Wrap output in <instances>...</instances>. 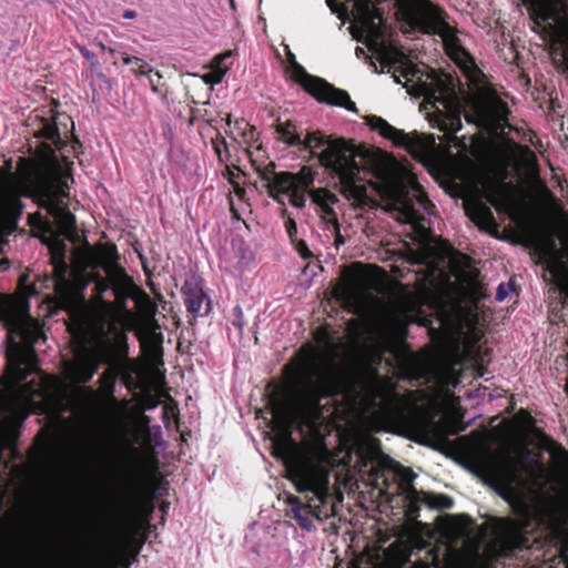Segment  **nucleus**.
Listing matches in <instances>:
<instances>
[{
    "mask_svg": "<svg viewBox=\"0 0 568 568\" xmlns=\"http://www.w3.org/2000/svg\"><path fill=\"white\" fill-rule=\"evenodd\" d=\"M286 394L274 393L270 398L272 414L282 432L272 439V455L285 467L286 478L307 500L290 495L287 515L307 531L314 521L327 516L324 510L332 501L331 470L326 448L300 446L292 437L293 425L315 428L322 418V400L353 388L349 377L337 371H326L313 351H300L298 357L284 366Z\"/></svg>",
    "mask_w": 568,
    "mask_h": 568,
    "instance_id": "obj_1",
    "label": "nucleus"
},
{
    "mask_svg": "<svg viewBox=\"0 0 568 568\" xmlns=\"http://www.w3.org/2000/svg\"><path fill=\"white\" fill-rule=\"evenodd\" d=\"M10 267L8 258L0 261V271ZM29 302L0 294V322L7 329V368L0 377V399L19 394L30 402L49 399L57 385L54 376L39 368L34 345L45 341L39 320L29 313Z\"/></svg>",
    "mask_w": 568,
    "mask_h": 568,
    "instance_id": "obj_2",
    "label": "nucleus"
},
{
    "mask_svg": "<svg viewBox=\"0 0 568 568\" xmlns=\"http://www.w3.org/2000/svg\"><path fill=\"white\" fill-rule=\"evenodd\" d=\"M33 135L42 141L30 156H20L16 171L13 160L7 159L0 166V197L32 200L63 165L57 151H63L68 141L61 136L57 118L37 116Z\"/></svg>",
    "mask_w": 568,
    "mask_h": 568,
    "instance_id": "obj_3",
    "label": "nucleus"
},
{
    "mask_svg": "<svg viewBox=\"0 0 568 568\" xmlns=\"http://www.w3.org/2000/svg\"><path fill=\"white\" fill-rule=\"evenodd\" d=\"M480 466L514 515L496 517L494 520L496 539L493 550L497 558H510L531 547L530 534L539 525V519L523 491L521 479L515 468L495 467L486 460H481Z\"/></svg>",
    "mask_w": 568,
    "mask_h": 568,
    "instance_id": "obj_4",
    "label": "nucleus"
},
{
    "mask_svg": "<svg viewBox=\"0 0 568 568\" xmlns=\"http://www.w3.org/2000/svg\"><path fill=\"white\" fill-rule=\"evenodd\" d=\"M276 132L285 144L310 152L331 176L338 178L343 194L354 199L365 194V187L357 185L362 168L356 161L359 152L352 141L326 135L320 130L308 132L302 139L292 121L278 123Z\"/></svg>",
    "mask_w": 568,
    "mask_h": 568,
    "instance_id": "obj_5",
    "label": "nucleus"
},
{
    "mask_svg": "<svg viewBox=\"0 0 568 568\" xmlns=\"http://www.w3.org/2000/svg\"><path fill=\"white\" fill-rule=\"evenodd\" d=\"M111 312L99 307L72 318L70 331L82 337H90L94 351L104 364L116 363L128 356V335L111 318Z\"/></svg>",
    "mask_w": 568,
    "mask_h": 568,
    "instance_id": "obj_6",
    "label": "nucleus"
},
{
    "mask_svg": "<svg viewBox=\"0 0 568 568\" xmlns=\"http://www.w3.org/2000/svg\"><path fill=\"white\" fill-rule=\"evenodd\" d=\"M403 20L414 30L442 38L447 55L456 59L466 51L457 37V30L448 22L447 12L432 0H418L402 12Z\"/></svg>",
    "mask_w": 568,
    "mask_h": 568,
    "instance_id": "obj_7",
    "label": "nucleus"
},
{
    "mask_svg": "<svg viewBox=\"0 0 568 568\" xmlns=\"http://www.w3.org/2000/svg\"><path fill=\"white\" fill-rule=\"evenodd\" d=\"M469 111L460 104L449 109L439 120L438 128L445 134H455L462 130V115L469 123L483 128L504 129L508 123V104L497 97H480L468 102Z\"/></svg>",
    "mask_w": 568,
    "mask_h": 568,
    "instance_id": "obj_8",
    "label": "nucleus"
},
{
    "mask_svg": "<svg viewBox=\"0 0 568 568\" xmlns=\"http://www.w3.org/2000/svg\"><path fill=\"white\" fill-rule=\"evenodd\" d=\"M63 165L32 199L39 207L44 209L61 227L71 231L75 227V216L70 212L67 199L70 197V183H73V162L62 155Z\"/></svg>",
    "mask_w": 568,
    "mask_h": 568,
    "instance_id": "obj_9",
    "label": "nucleus"
},
{
    "mask_svg": "<svg viewBox=\"0 0 568 568\" xmlns=\"http://www.w3.org/2000/svg\"><path fill=\"white\" fill-rule=\"evenodd\" d=\"M530 30L545 42L555 45L559 42L558 24L568 19V0H521Z\"/></svg>",
    "mask_w": 568,
    "mask_h": 568,
    "instance_id": "obj_10",
    "label": "nucleus"
},
{
    "mask_svg": "<svg viewBox=\"0 0 568 568\" xmlns=\"http://www.w3.org/2000/svg\"><path fill=\"white\" fill-rule=\"evenodd\" d=\"M291 69L292 79L301 84L317 102L345 108L354 113L358 112L347 91L334 87L323 78L307 73L300 63H295Z\"/></svg>",
    "mask_w": 568,
    "mask_h": 568,
    "instance_id": "obj_11",
    "label": "nucleus"
},
{
    "mask_svg": "<svg viewBox=\"0 0 568 568\" xmlns=\"http://www.w3.org/2000/svg\"><path fill=\"white\" fill-rule=\"evenodd\" d=\"M139 489H140V480L138 474L134 471L128 479L125 487V496H124V506H125V518H124V530L129 541H134L138 536L140 539L138 541L139 551L143 544L145 542L148 535L146 532H141L142 529L149 526L150 514L153 510L151 507L145 517L139 515Z\"/></svg>",
    "mask_w": 568,
    "mask_h": 568,
    "instance_id": "obj_12",
    "label": "nucleus"
},
{
    "mask_svg": "<svg viewBox=\"0 0 568 568\" xmlns=\"http://www.w3.org/2000/svg\"><path fill=\"white\" fill-rule=\"evenodd\" d=\"M111 277L113 281L112 291L115 297L112 303L113 308L132 316L133 313L128 308V300L131 298L138 304L141 311L150 314L154 313V305L150 296L134 283L123 267H116L114 273L111 274Z\"/></svg>",
    "mask_w": 568,
    "mask_h": 568,
    "instance_id": "obj_13",
    "label": "nucleus"
},
{
    "mask_svg": "<svg viewBox=\"0 0 568 568\" xmlns=\"http://www.w3.org/2000/svg\"><path fill=\"white\" fill-rule=\"evenodd\" d=\"M262 179L267 181L268 193L273 199H277V194H286L290 196V203L297 207L305 206L306 197L304 190L313 183L311 175L300 176L291 172H272V176L265 171Z\"/></svg>",
    "mask_w": 568,
    "mask_h": 568,
    "instance_id": "obj_14",
    "label": "nucleus"
},
{
    "mask_svg": "<svg viewBox=\"0 0 568 568\" xmlns=\"http://www.w3.org/2000/svg\"><path fill=\"white\" fill-rule=\"evenodd\" d=\"M366 124L383 138L390 140L395 146L405 149L413 156L423 153L426 149L423 135L417 132L405 133L378 115L366 116Z\"/></svg>",
    "mask_w": 568,
    "mask_h": 568,
    "instance_id": "obj_15",
    "label": "nucleus"
},
{
    "mask_svg": "<svg viewBox=\"0 0 568 568\" xmlns=\"http://www.w3.org/2000/svg\"><path fill=\"white\" fill-rule=\"evenodd\" d=\"M181 293L187 313L192 316L191 324L199 316H207L212 311V301L204 292L203 281L200 277L191 276L186 278L181 287Z\"/></svg>",
    "mask_w": 568,
    "mask_h": 568,
    "instance_id": "obj_16",
    "label": "nucleus"
},
{
    "mask_svg": "<svg viewBox=\"0 0 568 568\" xmlns=\"http://www.w3.org/2000/svg\"><path fill=\"white\" fill-rule=\"evenodd\" d=\"M22 197H0V246L8 244V236L18 229L24 210Z\"/></svg>",
    "mask_w": 568,
    "mask_h": 568,
    "instance_id": "obj_17",
    "label": "nucleus"
},
{
    "mask_svg": "<svg viewBox=\"0 0 568 568\" xmlns=\"http://www.w3.org/2000/svg\"><path fill=\"white\" fill-rule=\"evenodd\" d=\"M95 355L82 354L77 356L75 361L68 366L69 377L79 384L89 383L98 372L100 363H103L97 353Z\"/></svg>",
    "mask_w": 568,
    "mask_h": 568,
    "instance_id": "obj_18",
    "label": "nucleus"
},
{
    "mask_svg": "<svg viewBox=\"0 0 568 568\" xmlns=\"http://www.w3.org/2000/svg\"><path fill=\"white\" fill-rule=\"evenodd\" d=\"M113 272H106L108 276L103 277L100 273L94 272L90 274L89 280L94 283V288L92 293L93 301L100 305V307L106 308V311L113 310V304L104 300V294L110 288L113 290V281L111 274Z\"/></svg>",
    "mask_w": 568,
    "mask_h": 568,
    "instance_id": "obj_19",
    "label": "nucleus"
},
{
    "mask_svg": "<svg viewBox=\"0 0 568 568\" xmlns=\"http://www.w3.org/2000/svg\"><path fill=\"white\" fill-rule=\"evenodd\" d=\"M98 257L99 263L104 268L105 272H113L116 267H120L118 264L119 254L115 244L108 243L101 244L98 246Z\"/></svg>",
    "mask_w": 568,
    "mask_h": 568,
    "instance_id": "obj_20",
    "label": "nucleus"
},
{
    "mask_svg": "<svg viewBox=\"0 0 568 568\" xmlns=\"http://www.w3.org/2000/svg\"><path fill=\"white\" fill-rule=\"evenodd\" d=\"M423 504L432 509L444 510L450 509L454 506V500L445 494L423 491Z\"/></svg>",
    "mask_w": 568,
    "mask_h": 568,
    "instance_id": "obj_21",
    "label": "nucleus"
},
{
    "mask_svg": "<svg viewBox=\"0 0 568 568\" xmlns=\"http://www.w3.org/2000/svg\"><path fill=\"white\" fill-rule=\"evenodd\" d=\"M466 212L471 217V220L477 224L495 222V217L491 210L481 202H476L471 207H467Z\"/></svg>",
    "mask_w": 568,
    "mask_h": 568,
    "instance_id": "obj_22",
    "label": "nucleus"
},
{
    "mask_svg": "<svg viewBox=\"0 0 568 568\" xmlns=\"http://www.w3.org/2000/svg\"><path fill=\"white\" fill-rule=\"evenodd\" d=\"M406 499L408 500L406 515L410 519H416L419 516L420 504H423V490H417L414 486H409Z\"/></svg>",
    "mask_w": 568,
    "mask_h": 568,
    "instance_id": "obj_23",
    "label": "nucleus"
},
{
    "mask_svg": "<svg viewBox=\"0 0 568 568\" xmlns=\"http://www.w3.org/2000/svg\"><path fill=\"white\" fill-rule=\"evenodd\" d=\"M121 55H122V61H123L124 64H126V65L131 64L132 65L131 71L134 74L145 75V74H150V73L153 72L152 67L146 61H144L143 59L138 58V57L129 55L125 52L121 53Z\"/></svg>",
    "mask_w": 568,
    "mask_h": 568,
    "instance_id": "obj_24",
    "label": "nucleus"
},
{
    "mask_svg": "<svg viewBox=\"0 0 568 568\" xmlns=\"http://www.w3.org/2000/svg\"><path fill=\"white\" fill-rule=\"evenodd\" d=\"M385 556L395 564L403 566L408 561L409 555L397 541L392 542L385 550Z\"/></svg>",
    "mask_w": 568,
    "mask_h": 568,
    "instance_id": "obj_25",
    "label": "nucleus"
},
{
    "mask_svg": "<svg viewBox=\"0 0 568 568\" xmlns=\"http://www.w3.org/2000/svg\"><path fill=\"white\" fill-rule=\"evenodd\" d=\"M364 388L366 392L367 399L371 403H374L378 397L382 396L383 385L377 373H375L372 378L365 381Z\"/></svg>",
    "mask_w": 568,
    "mask_h": 568,
    "instance_id": "obj_26",
    "label": "nucleus"
},
{
    "mask_svg": "<svg viewBox=\"0 0 568 568\" xmlns=\"http://www.w3.org/2000/svg\"><path fill=\"white\" fill-rule=\"evenodd\" d=\"M312 201L318 206H326L327 203L337 202V197L331 191L326 189H316L311 192Z\"/></svg>",
    "mask_w": 568,
    "mask_h": 568,
    "instance_id": "obj_27",
    "label": "nucleus"
},
{
    "mask_svg": "<svg viewBox=\"0 0 568 568\" xmlns=\"http://www.w3.org/2000/svg\"><path fill=\"white\" fill-rule=\"evenodd\" d=\"M209 105L210 101L203 102L201 106L192 108V113H194V118L205 121L210 126L217 130V120L212 118V113L207 109Z\"/></svg>",
    "mask_w": 568,
    "mask_h": 568,
    "instance_id": "obj_28",
    "label": "nucleus"
},
{
    "mask_svg": "<svg viewBox=\"0 0 568 568\" xmlns=\"http://www.w3.org/2000/svg\"><path fill=\"white\" fill-rule=\"evenodd\" d=\"M216 131H217V135H216V139L212 140V144H213V148L217 155L219 161L221 163H224L225 161H227V159L230 156L229 148H227V143H226L225 139L222 136L219 129Z\"/></svg>",
    "mask_w": 568,
    "mask_h": 568,
    "instance_id": "obj_29",
    "label": "nucleus"
},
{
    "mask_svg": "<svg viewBox=\"0 0 568 568\" xmlns=\"http://www.w3.org/2000/svg\"><path fill=\"white\" fill-rule=\"evenodd\" d=\"M233 54V52L231 50L222 53V54H219L216 58H215V61L217 63V69L214 71L213 75H214V82H221L222 81V78L223 75L226 73V71L229 70V67L226 64H224V61L227 59V58H231Z\"/></svg>",
    "mask_w": 568,
    "mask_h": 568,
    "instance_id": "obj_30",
    "label": "nucleus"
},
{
    "mask_svg": "<svg viewBox=\"0 0 568 568\" xmlns=\"http://www.w3.org/2000/svg\"><path fill=\"white\" fill-rule=\"evenodd\" d=\"M150 85L153 92L166 97L168 90L163 82V77L159 71L149 74Z\"/></svg>",
    "mask_w": 568,
    "mask_h": 568,
    "instance_id": "obj_31",
    "label": "nucleus"
},
{
    "mask_svg": "<svg viewBox=\"0 0 568 568\" xmlns=\"http://www.w3.org/2000/svg\"><path fill=\"white\" fill-rule=\"evenodd\" d=\"M115 382L116 372L112 368H106L100 376L101 386L109 392H113Z\"/></svg>",
    "mask_w": 568,
    "mask_h": 568,
    "instance_id": "obj_32",
    "label": "nucleus"
},
{
    "mask_svg": "<svg viewBox=\"0 0 568 568\" xmlns=\"http://www.w3.org/2000/svg\"><path fill=\"white\" fill-rule=\"evenodd\" d=\"M243 175V171L237 165H225V169L222 172V176L226 179L231 185L240 182Z\"/></svg>",
    "mask_w": 568,
    "mask_h": 568,
    "instance_id": "obj_33",
    "label": "nucleus"
},
{
    "mask_svg": "<svg viewBox=\"0 0 568 568\" xmlns=\"http://www.w3.org/2000/svg\"><path fill=\"white\" fill-rule=\"evenodd\" d=\"M402 213L404 214L407 222H414L419 219V212L415 209L414 204L408 200L400 201Z\"/></svg>",
    "mask_w": 568,
    "mask_h": 568,
    "instance_id": "obj_34",
    "label": "nucleus"
},
{
    "mask_svg": "<svg viewBox=\"0 0 568 568\" xmlns=\"http://www.w3.org/2000/svg\"><path fill=\"white\" fill-rule=\"evenodd\" d=\"M398 476L400 478V486L405 490V493L407 494V491L409 489V486H413L412 483H413V480L415 478V474H414V471L410 468L402 467L398 470Z\"/></svg>",
    "mask_w": 568,
    "mask_h": 568,
    "instance_id": "obj_35",
    "label": "nucleus"
},
{
    "mask_svg": "<svg viewBox=\"0 0 568 568\" xmlns=\"http://www.w3.org/2000/svg\"><path fill=\"white\" fill-rule=\"evenodd\" d=\"M363 17H364L366 27L369 28V29L376 30L377 27H376L375 21L376 20H378V21L383 20V11L381 9L376 8V7H373L372 8V13H365V14H363Z\"/></svg>",
    "mask_w": 568,
    "mask_h": 568,
    "instance_id": "obj_36",
    "label": "nucleus"
},
{
    "mask_svg": "<svg viewBox=\"0 0 568 568\" xmlns=\"http://www.w3.org/2000/svg\"><path fill=\"white\" fill-rule=\"evenodd\" d=\"M233 321L232 325L239 331L240 337L243 335V328H244V314L243 310L240 305H236L233 307Z\"/></svg>",
    "mask_w": 568,
    "mask_h": 568,
    "instance_id": "obj_37",
    "label": "nucleus"
},
{
    "mask_svg": "<svg viewBox=\"0 0 568 568\" xmlns=\"http://www.w3.org/2000/svg\"><path fill=\"white\" fill-rule=\"evenodd\" d=\"M555 465L564 474H568V453L564 448H559L558 453L555 454Z\"/></svg>",
    "mask_w": 568,
    "mask_h": 568,
    "instance_id": "obj_38",
    "label": "nucleus"
},
{
    "mask_svg": "<svg viewBox=\"0 0 568 568\" xmlns=\"http://www.w3.org/2000/svg\"><path fill=\"white\" fill-rule=\"evenodd\" d=\"M414 191L417 193L415 194L416 201L424 210L427 211L429 206H433V203L418 183L414 185Z\"/></svg>",
    "mask_w": 568,
    "mask_h": 568,
    "instance_id": "obj_39",
    "label": "nucleus"
},
{
    "mask_svg": "<svg viewBox=\"0 0 568 568\" xmlns=\"http://www.w3.org/2000/svg\"><path fill=\"white\" fill-rule=\"evenodd\" d=\"M295 246V250L300 254V256L304 260H308L313 257V253L310 251L306 242L304 240H296L295 242H292Z\"/></svg>",
    "mask_w": 568,
    "mask_h": 568,
    "instance_id": "obj_40",
    "label": "nucleus"
},
{
    "mask_svg": "<svg viewBox=\"0 0 568 568\" xmlns=\"http://www.w3.org/2000/svg\"><path fill=\"white\" fill-rule=\"evenodd\" d=\"M417 72H418V69L415 65L409 64L407 68L400 69V74L399 75L394 73L393 74V79H394V81L396 83L400 84L402 83V80H400L402 77L407 79L409 75L415 77Z\"/></svg>",
    "mask_w": 568,
    "mask_h": 568,
    "instance_id": "obj_41",
    "label": "nucleus"
},
{
    "mask_svg": "<svg viewBox=\"0 0 568 568\" xmlns=\"http://www.w3.org/2000/svg\"><path fill=\"white\" fill-rule=\"evenodd\" d=\"M285 229L291 242H295L297 240V225L294 219L288 217L285 221Z\"/></svg>",
    "mask_w": 568,
    "mask_h": 568,
    "instance_id": "obj_42",
    "label": "nucleus"
},
{
    "mask_svg": "<svg viewBox=\"0 0 568 568\" xmlns=\"http://www.w3.org/2000/svg\"><path fill=\"white\" fill-rule=\"evenodd\" d=\"M79 50H80V53L82 54V57H84L87 60L90 61V64H91L92 69H98L99 68L100 63H99V61L97 59V55L92 51H90V50H88L87 48H83V47H80Z\"/></svg>",
    "mask_w": 568,
    "mask_h": 568,
    "instance_id": "obj_43",
    "label": "nucleus"
},
{
    "mask_svg": "<svg viewBox=\"0 0 568 568\" xmlns=\"http://www.w3.org/2000/svg\"><path fill=\"white\" fill-rule=\"evenodd\" d=\"M73 130H74V123L72 122V126H71V138H72V140H71V142H70V149H71V150H70V152H72V153H74V154L77 155V154H78V153H80V152H81V150H82V143H81V141H80V140L74 135Z\"/></svg>",
    "mask_w": 568,
    "mask_h": 568,
    "instance_id": "obj_44",
    "label": "nucleus"
},
{
    "mask_svg": "<svg viewBox=\"0 0 568 568\" xmlns=\"http://www.w3.org/2000/svg\"><path fill=\"white\" fill-rule=\"evenodd\" d=\"M562 306L568 304V277L561 280L558 284Z\"/></svg>",
    "mask_w": 568,
    "mask_h": 568,
    "instance_id": "obj_45",
    "label": "nucleus"
},
{
    "mask_svg": "<svg viewBox=\"0 0 568 568\" xmlns=\"http://www.w3.org/2000/svg\"><path fill=\"white\" fill-rule=\"evenodd\" d=\"M333 229H334V233H335V240H334V244L336 247H338L339 245H343L345 243V239L344 236L341 234V231H339V223H338V220L337 219H334V225H333Z\"/></svg>",
    "mask_w": 568,
    "mask_h": 568,
    "instance_id": "obj_46",
    "label": "nucleus"
},
{
    "mask_svg": "<svg viewBox=\"0 0 568 568\" xmlns=\"http://www.w3.org/2000/svg\"><path fill=\"white\" fill-rule=\"evenodd\" d=\"M356 7L362 14L372 13V0H357Z\"/></svg>",
    "mask_w": 568,
    "mask_h": 568,
    "instance_id": "obj_47",
    "label": "nucleus"
},
{
    "mask_svg": "<svg viewBox=\"0 0 568 568\" xmlns=\"http://www.w3.org/2000/svg\"><path fill=\"white\" fill-rule=\"evenodd\" d=\"M404 58H405L404 53L396 49L386 55L387 63H389V64H395Z\"/></svg>",
    "mask_w": 568,
    "mask_h": 568,
    "instance_id": "obj_48",
    "label": "nucleus"
},
{
    "mask_svg": "<svg viewBox=\"0 0 568 568\" xmlns=\"http://www.w3.org/2000/svg\"><path fill=\"white\" fill-rule=\"evenodd\" d=\"M160 404V399L156 396L148 395L143 400L144 409H154Z\"/></svg>",
    "mask_w": 568,
    "mask_h": 568,
    "instance_id": "obj_49",
    "label": "nucleus"
},
{
    "mask_svg": "<svg viewBox=\"0 0 568 568\" xmlns=\"http://www.w3.org/2000/svg\"><path fill=\"white\" fill-rule=\"evenodd\" d=\"M510 287H511L510 283L507 285V287L505 286V284H500L497 288L496 300L504 301L507 297L508 288H510Z\"/></svg>",
    "mask_w": 568,
    "mask_h": 568,
    "instance_id": "obj_50",
    "label": "nucleus"
},
{
    "mask_svg": "<svg viewBox=\"0 0 568 568\" xmlns=\"http://www.w3.org/2000/svg\"><path fill=\"white\" fill-rule=\"evenodd\" d=\"M332 203H327L326 206H320L323 211V213L329 217V222L332 223V225H334V219H337L336 217V213L335 211L332 209L331 206Z\"/></svg>",
    "mask_w": 568,
    "mask_h": 568,
    "instance_id": "obj_51",
    "label": "nucleus"
},
{
    "mask_svg": "<svg viewBox=\"0 0 568 568\" xmlns=\"http://www.w3.org/2000/svg\"><path fill=\"white\" fill-rule=\"evenodd\" d=\"M242 135H243L245 142H250L251 140H253L255 138V128L248 124V126H245L243 129Z\"/></svg>",
    "mask_w": 568,
    "mask_h": 568,
    "instance_id": "obj_52",
    "label": "nucleus"
},
{
    "mask_svg": "<svg viewBox=\"0 0 568 568\" xmlns=\"http://www.w3.org/2000/svg\"><path fill=\"white\" fill-rule=\"evenodd\" d=\"M59 304H60L61 308L69 310L73 305V302H72L71 297L64 296V297L60 298Z\"/></svg>",
    "mask_w": 568,
    "mask_h": 568,
    "instance_id": "obj_53",
    "label": "nucleus"
},
{
    "mask_svg": "<svg viewBox=\"0 0 568 568\" xmlns=\"http://www.w3.org/2000/svg\"><path fill=\"white\" fill-rule=\"evenodd\" d=\"M561 57L565 64V69L568 72V42L561 49Z\"/></svg>",
    "mask_w": 568,
    "mask_h": 568,
    "instance_id": "obj_54",
    "label": "nucleus"
},
{
    "mask_svg": "<svg viewBox=\"0 0 568 568\" xmlns=\"http://www.w3.org/2000/svg\"><path fill=\"white\" fill-rule=\"evenodd\" d=\"M233 186V191L234 193L239 196V197H243L244 194H245V190L241 186V182H237L235 184L232 185Z\"/></svg>",
    "mask_w": 568,
    "mask_h": 568,
    "instance_id": "obj_55",
    "label": "nucleus"
},
{
    "mask_svg": "<svg viewBox=\"0 0 568 568\" xmlns=\"http://www.w3.org/2000/svg\"><path fill=\"white\" fill-rule=\"evenodd\" d=\"M286 58H287V61H288L291 67L294 65L295 63H298L296 61L295 54L292 51H290V50H287Z\"/></svg>",
    "mask_w": 568,
    "mask_h": 568,
    "instance_id": "obj_56",
    "label": "nucleus"
},
{
    "mask_svg": "<svg viewBox=\"0 0 568 568\" xmlns=\"http://www.w3.org/2000/svg\"><path fill=\"white\" fill-rule=\"evenodd\" d=\"M34 220H38L39 222H42V215L40 213H34L29 216V222L31 225H33Z\"/></svg>",
    "mask_w": 568,
    "mask_h": 568,
    "instance_id": "obj_57",
    "label": "nucleus"
},
{
    "mask_svg": "<svg viewBox=\"0 0 568 568\" xmlns=\"http://www.w3.org/2000/svg\"><path fill=\"white\" fill-rule=\"evenodd\" d=\"M98 47H99L102 51H106V52H109V53H111V54H114V53H115V50H114V49H112V48H110V47H106V45H105L104 43H102V42H99V43H98Z\"/></svg>",
    "mask_w": 568,
    "mask_h": 568,
    "instance_id": "obj_58",
    "label": "nucleus"
},
{
    "mask_svg": "<svg viewBox=\"0 0 568 568\" xmlns=\"http://www.w3.org/2000/svg\"><path fill=\"white\" fill-rule=\"evenodd\" d=\"M245 126H248V123H246L244 119H240V120L235 121L236 129H244Z\"/></svg>",
    "mask_w": 568,
    "mask_h": 568,
    "instance_id": "obj_59",
    "label": "nucleus"
},
{
    "mask_svg": "<svg viewBox=\"0 0 568 568\" xmlns=\"http://www.w3.org/2000/svg\"><path fill=\"white\" fill-rule=\"evenodd\" d=\"M190 119H189V124L190 125H194L196 121H199L200 119L199 118H194V113H192V110L190 111Z\"/></svg>",
    "mask_w": 568,
    "mask_h": 568,
    "instance_id": "obj_60",
    "label": "nucleus"
},
{
    "mask_svg": "<svg viewBox=\"0 0 568 568\" xmlns=\"http://www.w3.org/2000/svg\"><path fill=\"white\" fill-rule=\"evenodd\" d=\"M83 568H92V560L85 559L83 561Z\"/></svg>",
    "mask_w": 568,
    "mask_h": 568,
    "instance_id": "obj_61",
    "label": "nucleus"
},
{
    "mask_svg": "<svg viewBox=\"0 0 568 568\" xmlns=\"http://www.w3.org/2000/svg\"><path fill=\"white\" fill-rule=\"evenodd\" d=\"M134 16H135V12H134V11H126V12L124 13V18H128V19H131V18H133Z\"/></svg>",
    "mask_w": 568,
    "mask_h": 568,
    "instance_id": "obj_62",
    "label": "nucleus"
},
{
    "mask_svg": "<svg viewBox=\"0 0 568 568\" xmlns=\"http://www.w3.org/2000/svg\"><path fill=\"white\" fill-rule=\"evenodd\" d=\"M225 122H226L227 125H230L232 123V114L231 113L226 114Z\"/></svg>",
    "mask_w": 568,
    "mask_h": 568,
    "instance_id": "obj_63",
    "label": "nucleus"
},
{
    "mask_svg": "<svg viewBox=\"0 0 568 568\" xmlns=\"http://www.w3.org/2000/svg\"><path fill=\"white\" fill-rule=\"evenodd\" d=\"M98 77H99L100 79H103L104 81H106V80H108V79H106V77H105V74H104V73H102L101 71H100V72H98Z\"/></svg>",
    "mask_w": 568,
    "mask_h": 568,
    "instance_id": "obj_64",
    "label": "nucleus"
}]
</instances>
